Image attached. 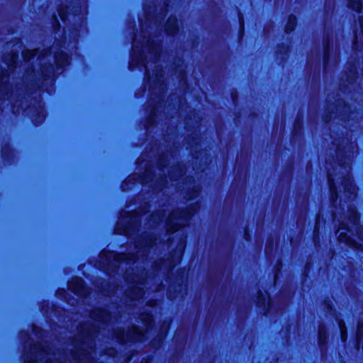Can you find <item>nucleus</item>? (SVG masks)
Returning a JSON list of instances; mask_svg holds the SVG:
<instances>
[{
  "mask_svg": "<svg viewBox=\"0 0 363 363\" xmlns=\"http://www.w3.org/2000/svg\"><path fill=\"white\" fill-rule=\"evenodd\" d=\"M189 214L186 211H177L173 212L167 220L168 231L173 233L178 230L181 227L184 226L186 224Z\"/></svg>",
  "mask_w": 363,
  "mask_h": 363,
  "instance_id": "f257e3e1",
  "label": "nucleus"
},
{
  "mask_svg": "<svg viewBox=\"0 0 363 363\" xmlns=\"http://www.w3.org/2000/svg\"><path fill=\"white\" fill-rule=\"evenodd\" d=\"M344 189H345V194H350V196H347L349 199H352L356 197L357 196V189L353 186L352 181L350 178H347L345 179L344 182Z\"/></svg>",
  "mask_w": 363,
  "mask_h": 363,
  "instance_id": "f03ea898",
  "label": "nucleus"
},
{
  "mask_svg": "<svg viewBox=\"0 0 363 363\" xmlns=\"http://www.w3.org/2000/svg\"><path fill=\"white\" fill-rule=\"evenodd\" d=\"M177 29V21L175 18H169L167 23V30L169 33L173 34Z\"/></svg>",
  "mask_w": 363,
  "mask_h": 363,
  "instance_id": "7ed1b4c3",
  "label": "nucleus"
},
{
  "mask_svg": "<svg viewBox=\"0 0 363 363\" xmlns=\"http://www.w3.org/2000/svg\"><path fill=\"white\" fill-rule=\"evenodd\" d=\"M129 335L131 338L141 339L143 335V331L140 330L138 327H134L130 332Z\"/></svg>",
  "mask_w": 363,
  "mask_h": 363,
  "instance_id": "20e7f679",
  "label": "nucleus"
},
{
  "mask_svg": "<svg viewBox=\"0 0 363 363\" xmlns=\"http://www.w3.org/2000/svg\"><path fill=\"white\" fill-rule=\"evenodd\" d=\"M296 18L293 16H290L288 19L287 24L286 26V32H291L296 26Z\"/></svg>",
  "mask_w": 363,
  "mask_h": 363,
  "instance_id": "39448f33",
  "label": "nucleus"
},
{
  "mask_svg": "<svg viewBox=\"0 0 363 363\" xmlns=\"http://www.w3.org/2000/svg\"><path fill=\"white\" fill-rule=\"evenodd\" d=\"M56 62L60 65H63L65 62H68L69 57L67 54L60 53L55 57Z\"/></svg>",
  "mask_w": 363,
  "mask_h": 363,
  "instance_id": "423d86ee",
  "label": "nucleus"
},
{
  "mask_svg": "<svg viewBox=\"0 0 363 363\" xmlns=\"http://www.w3.org/2000/svg\"><path fill=\"white\" fill-rule=\"evenodd\" d=\"M349 5L352 9L360 11L362 2L361 0H349Z\"/></svg>",
  "mask_w": 363,
  "mask_h": 363,
  "instance_id": "0eeeda50",
  "label": "nucleus"
},
{
  "mask_svg": "<svg viewBox=\"0 0 363 363\" xmlns=\"http://www.w3.org/2000/svg\"><path fill=\"white\" fill-rule=\"evenodd\" d=\"M38 50H26L23 52V57L25 60H28L37 54Z\"/></svg>",
  "mask_w": 363,
  "mask_h": 363,
  "instance_id": "6e6552de",
  "label": "nucleus"
},
{
  "mask_svg": "<svg viewBox=\"0 0 363 363\" xmlns=\"http://www.w3.org/2000/svg\"><path fill=\"white\" fill-rule=\"evenodd\" d=\"M142 320L143 321V323H145L146 328H147L151 323H152V318L150 315L149 314H145L143 315V318H142Z\"/></svg>",
  "mask_w": 363,
  "mask_h": 363,
  "instance_id": "1a4fd4ad",
  "label": "nucleus"
},
{
  "mask_svg": "<svg viewBox=\"0 0 363 363\" xmlns=\"http://www.w3.org/2000/svg\"><path fill=\"white\" fill-rule=\"evenodd\" d=\"M339 326H340V332H341L342 338L343 340H345L347 333H346V328L345 326L344 323L342 321H340L339 323Z\"/></svg>",
  "mask_w": 363,
  "mask_h": 363,
  "instance_id": "9d476101",
  "label": "nucleus"
},
{
  "mask_svg": "<svg viewBox=\"0 0 363 363\" xmlns=\"http://www.w3.org/2000/svg\"><path fill=\"white\" fill-rule=\"evenodd\" d=\"M340 230H341V229L340 228L338 230V232H337L339 233L340 240L342 242H345L349 243L350 242V238L349 237H346L345 235V233L342 232Z\"/></svg>",
  "mask_w": 363,
  "mask_h": 363,
  "instance_id": "9b49d317",
  "label": "nucleus"
},
{
  "mask_svg": "<svg viewBox=\"0 0 363 363\" xmlns=\"http://www.w3.org/2000/svg\"><path fill=\"white\" fill-rule=\"evenodd\" d=\"M326 339V333L323 329H319V340L320 342H323Z\"/></svg>",
  "mask_w": 363,
  "mask_h": 363,
  "instance_id": "f8f14e48",
  "label": "nucleus"
},
{
  "mask_svg": "<svg viewBox=\"0 0 363 363\" xmlns=\"http://www.w3.org/2000/svg\"><path fill=\"white\" fill-rule=\"evenodd\" d=\"M350 220L352 223L356 224V223L358 220V215L357 213L355 211H353L352 212L351 216H350Z\"/></svg>",
  "mask_w": 363,
  "mask_h": 363,
  "instance_id": "ddd939ff",
  "label": "nucleus"
},
{
  "mask_svg": "<svg viewBox=\"0 0 363 363\" xmlns=\"http://www.w3.org/2000/svg\"><path fill=\"white\" fill-rule=\"evenodd\" d=\"M98 313H99V317L97 318L99 321H106L107 320L106 317H105V315L106 316L105 311H99Z\"/></svg>",
  "mask_w": 363,
  "mask_h": 363,
  "instance_id": "4468645a",
  "label": "nucleus"
},
{
  "mask_svg": "<svg viewBox=\"0 0 363 363\" xmlns=\"http://www.w3.org/2000/svg\"><path fill=\"white\" fill-rule=\"evenodd\" d=\"M329 179L330 190L332 191H333V193L335 194H336V189H335V186L334 180H333V179H332L330 175H329V179Z\"/></svg>",
  "mask_w": 363,
  "mask_h": 363,
  "instance_id": "2eb2a0df",
  "label": "nucleus"
},
{
  "mask_svg": "<svg viewBox=\"0 0 363 363\" xmlns=\"http://www.w3.org/2000/svg\"><path fill=\"white\" fill-rule=\"evenodd\" d=\"M361 333H362V328L361 327H359L358 328V330H357V339H358V341L360 340V338H361Z\"/></svg>",
  "mask_w": 363,
  "mask_h": 363,
  "instance_id": "dca6fc26",
  "label": "nucleus"
},
{
  "mask_svg": "<svg viewBox=\"0 0 363 363\" xmlns=\"http://www.w3.org/2000/svg\"><path fill=\"white\" fill-rule=\"evenodd\" d=\"M118 339H120L121 341H125V337L124 336V334L123 333L121 335H119Z\"/></svg>",
  "mask_w": 363,
  "mask_h": 363,
  "instance_id": "f3484780",
  "label": "nucleus"
},
{
  "mask_svg": "<svg viewBox=\"0 0 363 363\" xmlns=\"http://www.w3.org/2000/svg\"><path fill=\"white\" fill-rule=\"evenodd\" d=\"M27 363H31V362H28Z\"/></svg>",
  "mask_w": 363,
  "mask_h": 363,
  "instance_id": "a211bd4d",
  "label": "nucleus"
}]
</instances>
